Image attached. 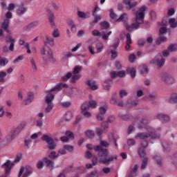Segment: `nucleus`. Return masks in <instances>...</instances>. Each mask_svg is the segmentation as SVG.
<instances>
[{
    "label": "nucleus",
    "mask_w": 177,
    "mask_h": 177,
    "mask_svg": "<svg viewBox=\"0 0 177 177\" xmlns=\"http://www.w3.org/2000/svg\"><path fill=\"white\" fill-rule=\"evenodd\" d=\"M100 145L93 147V150L97 153V156L100 158V162H102V164H109V162H113L114 160H117V156H109L107 149H104V147H109L107 142L101 140Z\"/></svg>",
    "instance_id": "obj_1"
},
{
    "label": "nucleus",
    "mask_w": 177,
    "mask_h": 177,
    "mask_svg": "<svg viewBox=\"0 0 177 177\" xmlns=\"http://www.w3.org/2000/svg\"><path fill=\"white\" fill-rule=\"evenodd\" d=\"M26 125H27V124L26 122H22V123L19 124L17 127V128L12 129L9 132L8 136L6 137V140H8V142H12V140H13V139H15V137L17 136V135H19L21 133V131H23V129H24V128H26Z\"/></svg>",
    "instance_id": "obj_2"
},
{
    "label": "nucleus",
    "mask_w": 177,
    "mask_h": 177,
    "mask_svg": "<svg viewBox=\"0 0 177 177\" xmlns=\"http://www.w3.org/2000/svg\"><path fill=\"white\" fill-rule=\"evenodd\" d=\"M6 44H10L9 47L5 46L3 47V52L6 53L10 50V52H13L15 50V44L16 43V40L12 37V36H7L6 37Z\"/></svg>",
    "instance_id": "obj_3"
},
{
    "label": "nucleus",
    "mask_w": 177,
    "mask_h": 177,
    "mask_svg": "<svg viewBox=\"0 0 177 177\" xmlns=\"http://www.w3.org/2000/svg\"><path fill=\"white\" fill-rule=\"evenodd\" d=\"M146 9H147V8L143 6L138 8V11L133 10V12H134V14L136 15V21H140V23H145V12H146Z\"/></svg>",
    "instance_id": "obj_4"
},
{
    "label": "nucleus",
    "mask_w": 177,
    "mask_h": 177,
    "mask_svg": "<svg viewBox=\"0 0 177 177\" xmlns=\"http://www.w3.org/2000/svg\"><path fill=\"white\" fill-rule=\"evenodd\" d=\"M41 139L48 145V150H55V149H56V142H55L53 138L49 137V136L44 134L41 136Z\"/></svg>",
    "instance_id": "obj_5"
},
{
    "label": "nucleus",
    "mask_w": 177,
    "mask_h": 177,
    "mask_svg": "<svg viewBox=\"0 0 177 177\" xmlns=\"http://www.w3.org/2000/svg\"><path fill=\"white\" fill-rule=\"evenodd\" d=\"M149 63L150 64H156L158 67H163L165 64V59L162 58L161 55H157Z\"/></svg>",
    "instance_id": "obj_6"
},
{
    "label": "nucleus",
    "mask_w": 177,
    "mask_h": 177,
    "mask_svg": "<svg viewBox=\"0 0 177 177\" xmlns=\"http://www.w3.org/2000/svg\"><path fill=\"white\" fill-rule=\"evenodd\" d=\"M92 35L93 37H102V39L107 41L109 39V35H111V31H109L106 34L105 31L99 32L97 30H94L92 31Z\"/></svg>",
    "instance_id": "obj_7"
},
{
    "label": "nucleus",
    "mask_w": 177,
    "mask_h": 177,
    "mask_svg": "<svg viewBox=\"0 0 177 177\" xmlns=\"http://www.w3.org/2000/svg\"><path fill=\"white\" fill-rule=\"evenodd\" d=\"M12 167L13 163L10 162V160H7L6 162L3 163L1 165V167L5 170L6 174L1 177H8V175H9V173L10 172Z\"/></svg>",
    "instance_id": "obj_8"
},
{
    "label": "nucleus",
    "mask_w": 177,
    "mask_h": 177,
    "mask_svg": "<svg viewBox=\"0 0 177 177\" xmlns=\"http://www.w3.org/2000/svg\"><path fill=\"white\" fill-rule=\"evenodd\" d=\"M162 80L165 82V84H167V85H172L174 82H175L174 80V77L172 76L168 75V73H163L161 75Z\"/></svg>",
    "instance_id": "obj_9"
},
{
    "label": "nucleus",
    "mask_w": 177,
    "mask_h": 177,
    "mask_svg": "<svg viewBox=\"0 0 177 177\" xmlns=\"http://www.w3.org/2000/svg\"><path fill=\"white\" fill-rule=\"evenodd\" d=\"M82 113L84 117H91V113L88 112L89 110V104L88 102H84L81 106Z\"/></svg>",
    "instance_id": "obj_10"
},
{
    "label": "nucleus",
    "mask_w": 177,
    "mask_h": 177,
    "mask_svg": "<svg viewBox=\"0 0 177 177\" xmlns=\"http://www.w3.org/2000/svg\"><path fill=\"white\" fill-rule=\"evenodd\" d=\"M43 161L44 164H46V167L49 168L50 171L53 170L55 168V161L50 160L49 158L45 157L43 158Z\"/></svg>",
    "instance_id": "obj_11"
},
{
    "label": "nucleus",
    "mask_w": 177,
    "mask_h": 177,
    "mask_svg": "<svg viewBox=\"0 0 177 177\" xmlns=\"http://www.w3.org/2000/svg\"><path fill=\"white\" fill-rule=\"evenodd\" d=\"M110 75L112 80H114V78H117V77H119V78H122V77L125 76V72L124 71H120L118 72L111 71L110 73Z\"/></svg>",
    "instance_id": "obj_12"
},
{
    "label": "nucleus",
    "mask_w": 177,
    "mask_h": 177,
    "mask_svg": "<svg viewBox=\"0 0 177 177\" xmlns=\"http://www.w3.org/2000/svg\"><path fill=\"white\" fill-rule=\"evenodd\" d=\"M46 12L48 14V20L50 21V26L53 28H55V27H56V26L55 25V21H53L55 20V15L53 14V12H52V11L50 9H47Z\"/></svg>",
    "instance_id": "obj_13"
},
{
    "label": "nucleus",
    "mask_w": 177,
    "mask_h": 177,
    "mask_svg": "<svg viewBox=\"0 0 177 177\" xmlns=\"http://www.w3.org/2000/svg\"><path fill=\"white\" fill-rule=\"evenodd\" d=\"M156 118L158 120H161V121L164 123L165 122H169V116L167 115H165L164 113H158L156 115Z\"/></svg>",
    "instance_id": "obj_14"
},
{
    "label": "nucleus",
    "mask_w": 177,
    "mask_h": 177,
    "mask_svg": "<svg viewBox=\"0 0 177 177\" xmlns=\"http://www.w3.org/2000/svg\"><path fill=\"white\" fill-rule=\"evenodd\" d=\"M68 86L66 84H62V83H59L58 84H57L54 88H51L50 90L48 91L49 93H50V92H55L56 91H57L58 92L60 91V90L62 89V88H67Z\"/></svg>",
    "instance_id": "obj_15"
},
{
    "label": "nucleus",
    "mask_w": 177,
    "mask_h": 177,
    "mask_svg": "<svg viewBox=\"0 0 177 177\" xmlns=\"http://www.w3.org/2000/svg\"><path fill=\"white\" fill-rule=\"evenodd\" d=\"M151 157L152 160H153V161H155V162H156V164L159 165V167H162V158L160 155L155 154Z\"/></svg>",
    "instance_id": "obj_16"
},
{
    "label": "nucleus",
    "mask_w": 177,
    "mask_h": 177,
    "mask_svg": "<svg viewBox=\"0 0 177 177\" xmlns=\"http://www.w3.org/2000/svg\"><path fill=\"white\" fill-rule=\"evenodd\" d=\"M27 12V8L24 6V4H21L18 9L17 10L16 12L18 16H23Z\"/></svg>",
    "instance_id": "obj_17"
},
{
    "label": "nucleus",
    "mask_w": 177,
    "mask_h": 177,
    "mask_svg": "<svg viewBox=\"0 0 177 177\" xmlns=\"http://www.w3.org/2000/svg\"><path fill=\"white\" fill-rule=\"evenodd\" d=\"M131 45H132V39L131 38V34L127 33L126 35V50H129L131 48Z\"/></svg>",
    "instance_id": "obj_18"
},
{
    "label": "nucleus",
    "mask_w": 177,
    "mask_h": 177,
    "mask_svg": "<svg viewBox=\"0 0 177 177\" xmlns=\"http://www.w3.org/2000/svg\"><path fill=\"white\" fill-rule=\"evenodd\" d=\"M55 99V95L52 94V93H48L46 96L45 98V102L46 103V104H53V100Z\"/></svg>",
    "instance_id": "obj_19"
},
{
    "label": "nucleus",
    "mask_w": 177,
    "mask_h": 177,
    "mask_svg": "<svg viewBox=\"0 0 177 177\" xmlns=\"http://www.w3.org/2000/svg\"><path fill=\"white\" fill-rule=\"evenodd\" d=\"M137 153L138 154V156L140 158H146V156H147V153H146V149L142 148V147H138L137 149Z\"/></svg>",
    "instance_id": "obj_20"
},
{
    "label": "nucleus",
    "mask_w": 177,
    "mask_h": 177,
    "mask_svg": "<svg viewBox=\"0 0 177 177\" xmlns=\"http://www.w3.org/2000/svg\"><path fill=\"white\" fill-rule=\"evenodd\" d=\"M138 168L139 166L138 165H134L132 166L130 169V174H129V177L136 176V172L138 171Z\"/></svg>",
    "instance_id": "obj_21"
},
{
    "label": "nucleus",
    "mask_w": 177,
    "mask_h": 177,
    "mask_svg": "<svg viewBox=\"0 0 177 177\" xmlns=\"http://www.w3.org/2000/svg\"><path fill=\"white\" fill-rule=\"evenodd\" d=\"M86 85L90 86L92 91H96L97 89V86H96V82L93 80H87L85 82Z\"/></svg>",
    "instance_id": "obj_22"
},
{
    "label": "nucleus",
    "mask_w": 177,
    "mask_h": 177,
    "mask_svg": "<svg viewBox=\"0 0 177 177\" xmlns=\"http://www.w3.org/2000/svg\"><path fill=\"white\" fill-rule=\"evenodd\" d=\"M162 147H163V151H165V153H169V151H171L169 143L166 140L162 142Z\"/></svg>",
    "instance_id": "obj_23"
},
{
    "label": "nucleus",
    "mask_w": 177,
    "mask_h": 177,
    "mask_svg": "<svg viewBox=\"0 0 177 177\" xmlns=\"http://www.w3.org/2000/svg\"><path fill=\"white\" fill-rule=\"evenodd\" d=\"M100 26H101V31H104L105 32H107V30L110 28V24L107 21L101 22Z\"/></svg>",
    "instance_id": "obj_24"
},
{
    "label": "nucleus",
    "mask_w": 177,
    "mask_h": 177,
    "mask_svg": "<svg viewBox=\"0 0 177 177\" xmlns=\"http://www.w3.org/2000/svg\"><path fill=\"white\" fill-rule=\"evenodd\" d=\"M1 27L3 28L6 32L10 34V30H9V19H5L1 24Z\"/></svg>",
    "instance_id": "obj_25"
},
{
    "label": "nucleus",
    "mask_w": 177,
    "mask_h": 177,
    "mask_svg": "<svg viewBox=\"0 0 177 177\" xmlns=\"http://www.w3.org/2000/svg\"><path fill=\"white\" fill-rule=\"evenodd\" d=\"M151 136V134L147 133H138L136 136V138H139L140 139H142V140H145L146 139H149Z\"/></svg>",
    "instance_id": "obj_26"
},
{
    "label": "nucleus",
    "mask_w": 177,
    "mask_h": 177,
    "mask_svg": "<svg viewBox=\"0 0 177 177\" xmlns=\"http://www.w3.org/2000/svg\"><path fill=\"white\" fill-rule=\"evenodd\" d=\"M126 71L128 74L131 75V78H135L136 77V70L135 69V68H127Z\"/></svg>",
    "instance_id": "obj_27"
},
{
    "label": "nucleus",
    "mask_w": 177,
    "mask_h": 177,
    "mask_svg": "<svg viewBox=\"0 0 177 177\" xmlns=\"http://www.w3.org/2000/svg\"><path fill=\"white\" fill-rule=\"evenodd\" d=\"M34 172V169L30 166L26 167V172L23 174L22 177H28V176L31 175Z\"/></svg>",
    "instance_id": "obj_28"
},
{
    "label": "nucleus",
    "mask_w": 177,
    "mask_h": 177,
    "mask_svg": "<svg viewBox=\"0 0 177 177\" xmlns=\"http://www.w3.org/2000/svg\"><path fill=\"white\" fill-rule=\"evenodd\" d=\"M149 164V158L147 157L142 158L140 169H146Z\"/></svg>",
    "instance_id": "obj_29"
},
{
    "label": "nucleus",
    "mask_w": 177,
    "mask_h": 177,
    "mask_svg": "<svg viewBox=\"0 0 177 177\" xmlns=\"http://www.w3.org/2000/svg\"><path fill=\"white\" fill-rule=\"evenodd\" d=\"M32 100H34V94L32 93H28L27 99L24 100L25 104H30Z\"/></svg>",
    "instance_id": "obj_30"
},
{
    "label": "nucleus",
    "mask_w": 177,
    "mask_h": 177,
    "mask_svg": "<svg viewBox=\"0 0 177 177\" xmlns=\"http://www.w3.org/2000/svg\"><path fill=\"white\" fill-rule=\"evenodd\" d=\"M139 72L140 74H148L149 68L146 65H141L139 67Z\"/></svg>",
    "instance_id": "obj_31"
},
{
    "label": "nucleus",
    "mask_w": 177,
    "mask_h": 177,
    "mask_svg": "<svg viewBox=\"0 0 177 177\" xmlns=\"http://www.w3.org/2000/svg\"><path fill=\"white\" fill-rule=\"evenodd\" d=\"M124 3L125 5H128V9L129 10H131V9H132V8H135V6H136V5H138V2H133L131 3V0H124Z\"/></svg>",
    "instance_id": "obj_32"
},
{
    "label": "nucleus",
    "mask_w": 177,
    "mask_h": 177,
    "mask_svg": "<svg viewBox=\"0 0 177 177\" xmlns=\"http://www.w3.org/2000/svg\"><path fill=\"white\" fill-rule=\"evenodd\" d=\"M157 97V93H151L148 95V99H149L150 102H151L153 104H155L156 102H154V100H156Z\"/></svg>",
    "instance_id": "obj_33"
},
{
    "label": "nucleus",
    "mask_w": 177,
    "mask_h": 177,
    "mask_svg": "<svg viewBox=\"0 0 177 177\" xmlns=\"http://www.w3.org/2000/svg\"><path fill=\"white\" fill-rule=\"evenodd\" d=\"M48 58L50 63H56V59L53 57V52L51 50L48 51Z\"/></svg>",
    "instance_id": "obj_34"
},
{
    "label": "nucleus",
    "mask_w": 177,
    "mask_h": 177,
    "mask_svg": "<svg viewBox=\"0 0 177 177\" xmlns=\"http://www.w3.org/2000/svg\"><path fill=\"white\" fill-rule=\"evenodd\" d=\"M149 124V121L146 118H142L140 121V124L138 125L139 129H142V128H145L146 125Z\"/></svg>",
    "instance_id": "obj_35"
},
{
    "label": "nucleus",
    "mask_w": 177,
    "mask_h": 177,
    "mask_svg": "<svg viewBox=\"0 0 177 177\" xmlns=\"http://www.w3.org/2000/svg\"><path fill=\"white\" fill-rule=\"evenodd\" d=\"M169 24L170 25L171 28H176L177 22L175 18H171L169 19Z\"/></svg>",
    "instance_id": "obj_36"
},
{
    "label": "nucleus",
    "mask_w": 177,
    "mask_h": 177,
    "mask_svg": "<svg viewBox=\"0 0 177 177\" xmlns=\"http://www.w3.org/2000/svg\"><path fill=\"white\" fill-rule=\"evenodd\" d=\"M81 71H82V66H76L74 67V68L73 70V75H79L80 73H81Z\"/></svg>",
    "instance_id": "obj_37"
},
{
    "label": "nucleus",
    "mask_w": 177,
    "mask_h": 177,
    "mask_svg": "<svg viewBox=\"0 0 177 177\" xmlns=\"http://www.w3.org/2000/svg\"><path fill=\"white\" fill-rule=\"evenodd\" d=\"M85 133L86 138L88 139H93V138H95V132L92 130H87Z\"/></svg>",
    "instance_id": "obj_38"
},
{
    "label": "nucleus",
    "mask_w": 177,
    "mask_h": 177,
    "mask_svg": "<svg viewBox=\"0 0 177 177\" xmlns=\"http://www.w3.org/2000/svg\"><path fill=\"white\" fill-rule=\"evenodd\" d=\"M167 39L164 36H160L156 39V45H161L162 42H167Z\"/></svg>",
    "instance_id": "obj_39"
},
{
    "label": "nucleus",
    "mask_w": 177,
    "mask_h": 177,
    "mask_svg": "<svg viewBox=\"0 0 177 177\" xmlns=\"http://www.w3.org/2000/svg\"><path fill=\"white\" fill-rule=\"evenodd\" d=\"M68 26H70L72 32H77V26H75L74 21H73L72 20L68 21Z\"/></svg>",
    "instance_id": "obj_40"
},
{
    "label": "nucleus",
    "mask_w": 177,
    "mask_h": 177,
    "mask_svg": "<svg viewBox=\"0 0 177 177\" xmlns=\"http://www.w3.org/2000/svg\"><path fill=\"white\" fill-rule=\"evenodd\" d=\"M8 63H9V59L8 58H2L1 57H0V66L1 67H5V66H6Z\"/></svg>",
    "instance_id": "obj_41"
},
{
    "label": "nucleus",
    "mask_w": 177,
    "mask_h": 177,
    "mask_svg": "<svg viewBox=\"0 0 177 177\" xmlns=\"http://www.w3.org/2000/svg\"><path fill=\"white\" fill-rule=\"evenodd\" d=\"M30 62L33 71H37L38 68L37 67V63L35 62V60H34V58L30 57Z\"/></svg>",
    "instance_id": "obj_42"
},
{
    "label": "nucleus",
    "mask_w": 177,
    "mask_h": 177,
    "mask_svg": "<svg viewBox=\"0 0 177 177\" xmlns=\"http://www.w3.org/2000/svg\"><path fill=\"white\" fill-rule=\"evenodd\" d=\"M71 77H73V73H71V72H68L66 75H64L62 77L61 81L62 82L68 81Z\"/></svg>",
    "instance_id": "obj_43"
},
{
    "label": "nucleus",
    "mask_w": 177,
    "mask_h": 177,
    "mask_svg": "<svg viewBox=\"0 0 177 177\" xmlns=\"http://www.w3.org/2000/svg\"><path fill=\"white\" fill-rule=\"evenodd\" d=\"M46 39L47 41V44H48L50 46H55V40L53 38L49 36H46Z\"/></svg>",
    "instance_id": "obj_44"
},
{
    "label": "nucleus",
    "mask_w": 177,
    "mask_h": 177,
    "mask_svg": "<svg viewBox=\"0 0 177 177\" xmlns=\"http://www.w3.org/2000/svg\"><path fill=\"white\" fill-rule=\"evenodd\" d=\"M81 78V75H73L71 79V84H75L76 81Z\"/></svg>",
    "instance_id": "obj_45"
},
{
    "label": "nucleus",
    "mask_w": 177,
    "mask_h": 177,
    "mask_svg": "<svg viewBox=\"0 0 177 177\" xmlns=\"http://www.w3.org/2000/svg\"><path fill=\"white\" fill-rule=\"evenodd\" d=\"M127 20H128V18L127 17V14L124 13L120 16L116 21H118V23H120L121 21H127Z\"/></svg>",
    "instance_id": "obj_46"
},
{
    "label": "nucleus",
    "mask_w": 177,
    "mask_h": 177,
    "mask_svg": "<svg viewBox=\"0 0 177 177\" xmlns=\"http://www.w3.org/2000/svg\"><path fill=\"white\" fill-rule=\"evenodd\" d=\"M138 147H142V149H147V147H149V142L146 140H142L140 142V145Z\"/></svg>",
    "instance_id": "obj_47"
},
{
    "label": "nucleus",
    "mask_w": 177,
    "mask_h": 177,
    "mask_svg": "<svg viewBox=\"0 0 177 177\" xmlns=\"http://www.w3.org/2000/svg\"><path fill=\"white\" fill-rule=\"evenodd\" d=\"M111 104H117V93H114L111 98Z\"/></svg>",
    "instance_id": "obj_48"
},
{
    "label": "nucleus",
    "mask_w": 177,
    "mask_h": 177,
    "mask_svg": "<svg viewBox=\"0 0 177 177\" xmlns=\"http://www.w3.org/2000/svg\"><path fill=\"white\" fill-rule=\"evenodd\" d=\"M96 106H97V102H96V101L91 100L88 102V106L91 109H96Z\"/></svg>",
    "instance_id": "obj_49"
},
{
    "label": "nucleus",
    "mask_w": 177,
    "mask_h": 177,
    "mask_svg": "<svg viewBox=\"0 0 177 177\" xmlns=\"http://www.w3.org/2000/svg\"><path fill=\"white\" fill-rule=\"evenodd\" d=\"M5 77H6V73L4 71L0 72V82H6Z\"/></svg>",
    "instance_id": "obj_50"
},
{
    "label": "nucleus",
    "mask_w": 177,
    "mask_h": 177,
    "mask_svg": "<svg viewBox=\"0 0 177 177\" xmlns=\"http://www.w3.org/2000/svg\"><path fill=\"white\" fill-rule=\"evenodd\" d=\"M169 52H176L177 50V44H171L168 47Z\"/></svg>",
    "instance_id": "obj_51"
},
{
    "label": "nucleus",
    "mask_w": 177,
    "mask_h": 177,
    "mask_svg": "<svg viewBox=\"0 0 177 177\" xmlns=\"http://www.w3.org/2000/svg\"><path fill=\"white\" fill-rule=\"evenodd\" d=\"M109 17H111V19H112L113 20H115V19H117V14L114 13V10H110Z\"/></svg>",
    "instance_id": "obj_52"
},
{
    "label": "nucleus",
    "mask_w": 177,
    "mask_h": 177,
    "mask_svg": "<svg viewBox=\"0 0 177 177\" xmlns=\"http://www.w3.org/2000/svg\"><path fill=\"white\" fill-rule=\"evenodd\" d=\"M96 49H97V53H100V52H102V50H103V44L97 43L96 44Z\"/></svg>",
    "instance_id": "obj_53"
},
{
    "label": "nucleus",
    "mask_w": 177,
    "mask_h": 177,
    "mask_svg": "<svg viewBox=\"0 0 177 177\" xmlns=\"http://www.w3.org/2000/svg\"><path fill=\"white\" fill-rule=\"evenodd\" d=\"M53 109V104H47V107L45 109V113H50Z\"/></svg>",
    "instance_id": "obj_54"
},
{
    "label": "nucleus",
    "mask_w": 177,
    "mask_h": 177,
    "mask_svg": "<svg viewBox=\"0 0 177 177\" xmlns=\"http://www.w3.org/2000/svg\"><path fill=\"white\" fill-rule=\"evenodd\" d=\"M169 102V103H172V104L177 103V95H176V94H174L173 95H171Z\"/></svg>",
    "instance_id": "obj_55"
},
{
    "label": "nucleus",
    "mask_w": 177,
    "mask_h": 177,
    "mask_svg": "<svg viewBox=\"0 0 177 177\" xmlns=\"http://www.w3.org/2000/svg\"><path fill=\"white\" fill-rule=\"evenodd\" d=\"M38 24H39V22L37 21H33L28 25V28H34V27L38 26Z\"/></svg>",
    "instance_id": "obj_56"
},
{
    "label": "nucleus",
    "mask_w": 177,
    "mask_h": 177,
    "mask_svg": "<svg viewBox=\"0 0 177 177\" xmlns=\"http://www.w3.org/2000/svg\"><path fill=\"white\" fill-rule=\"evenodd\" d=\"M140 24H143V23H141L140 21H136V23L131 24V26L133 28H136V30H138Z\"/></svg>",
    "instance_id": "obj_57"
},
{
    "label": "nucleus",
    "mask_w": 177,
    "mask_h": 177,
    "mask_svg": "<svg viewBox=\"0 0 177 177\" xmlns=\"http://www.w3.org/2000/svg\"><path fill=\"white\" fill-rule=\"evenodd\" d=\"M65 135L68 136V139H71V140H73L74 139V133L70 131H67L65 133Z\"/></svg>",
    "instance_id": "obj_58"
},
{
    "label": "nucleus",
    "mask_w": 177,
    "mask_h": 177,
    "mask_svg": "<svg viewBox=\"0 0 177 177\" xmlns=\"http://www.w3.org/2000/svg\"><path fill=\"white\" fill-rule=\"evenodd\" d=\"M44 161L39 160L36 165L37 169H42L44 168Z\"/></svg>",
    "instance_id": "obj_59"
},
{
    "label": "nucleus",
    "mask_w": 177,
    "mask_h": 177,
    "mask_svg": "<svg viewBox=\"0 0 177 177\" xmlns=\"http://www.w3.org/2000/svg\"><path fill=\"white\" fill-rule=\"evenodd\" d=\"M59 157V153L56 154L55 151H52L48 155V158H57Z\"/></svg>",
    "instance_id": "obj_60"
},
{
    "label": "nucleus",
    "mask_w": 177,
    "mask_h": 177,
    "mask_svg": "<svg viewBox=\"0 0 177 177\" xmlns=\"http://www.w3.org/2000/svg\"><path fill=\"white\" fill-rule=\"evenodd\" d=\"M119 95H120V99H122L124 96H128V93L125 90H120Z\"/></svg>",
    "instance_id": "obj_61"
},
{
    "label": "nucleus",
    "mask_w": 177,
    "mask_h": 177,
    "mask_svg": "<svg viewBox=\"0 0 177 177\" xmlns=\"http://www.w3.org/2000/svg\"><path fill=\"white\" fill-rule=\"evenodd\" d=\"M147 42V46L149 48V46H151V44H153V38L151 37H147V40H145Z\"/></svg>",
    "instance_id": "obj_62"
},
{
    "label": "nucleus",
    "mask_w": 177,
    "mask_h": 177,
    "mask_svg": "<svg viewBox=\"0 0 177 177\" xmlns=\"http://www.w3.org/2000/svg\"><path fill=\"white\" fill-rule=\"evenodd\" d=\"M138 45L140 46H146V48H147V41H146V40H139L138 41Z\"/></svg>",
    "instance_id": "obj_63"
},
{
    "label": "nucleus",
    "mask_w": 177,
    "mask_h": 177,
    "mask_svg": "<svg viewBox=\"0 0 177 177\" xmlns=\"http://www.w3.org/2000/svg\"><path fill=\"white\" fill-rule=\"evenodd\" d=\"M64 150H67L68 151H73V150H74V147L66 145L64 146Z\"/></svg>",
    "instance_id": "obj_64"
}]
</instances>
